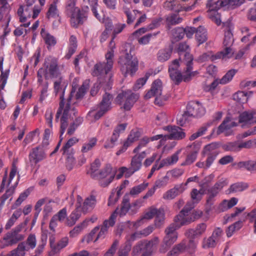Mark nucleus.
Returning a JSON list of instances; mask_svg holds the SVG:
<instances>
[{
    "instance_id": "f704fd0d",
    "label": "nucleus",
    "mask_w": 256,
    "mask_h": 256,
    "mask_svg": "<svg viewBox=\"0 0 256 256\" xmlns=\"http://www.w3.org/2000/svg\"><path fill=\"white\" fill-rule=\"evenodd\" d=\"M208 8V13L217 12L222 6H226L225 0H209L206 4Z\"/></svg>"
},
{
    "instance_id": "412c9836",
    "label": "nucleus",
    "mask_w": 256,
    "mask_h": 256,
    "mask_svg": "<svg viewBox=\"0 0 256 256\" xmlns=\"http://www.w3.org/2000/svg\"><path fill=\"white\" fill-rule=\"evenodd\" d=\"M199 148L196 147L195 144L188 146L186 150L188 153L186 160L181 165L182 166H188L192 164L196 159Z\"/></svg>"
},
{
    "instance_id": "5701e85b",
    "label": "nucleus",
    "mask_w": 256,
    "mask_h": 256,
    "mask_svg": "<svg viewBox=\"0 0 256 256\" xmlns=\"http://www.w3.org/2000/svg\"><path fill=\"white\" fill-rule=\"evenodd\" d=\"M186 188L183 183L176 184L173 188L164 193L162 198L164 200H172L182 194L185 190Z\"/></svg>"
},
{
    "instance_id": "ea45409f",
    "label": "nucleus",
    "mask_w": 256,
    "mask_h": 256,
    "mask_svg": "<svg viewBox=\"0 0 256 256\" xmlns=\"http://www.w3.org/2000/svg\"><path fill=\"white\" fill-rule=\"evenodd\" d=\"M98 139L96 137H92L88 139V141L83 144L81 152L82 153H86L92 150L96 145Z\"/></svg>"
},
{
    "instance_id": "603ef678",
    "label": "nucleus",
    "mask_w": 256,
    "mask_h": 256,
    "mask_svg": "<svg viewBox=\"0 0 256 256\" xmlns=\"http://www.w3.org/2000/svg\"><path fill=\"white\" fill-rule=\"evenodd\" d=\"M141 135L142 132L139 130H133L130 132L126 141L131 145L133 142L137 141Z\"/></svg>"
},
{
    "instance_id": "58836bf2",
    "label": "nucleus",
    "mask_w": 256,
    "mask_h": 256,
    "mask_svg": "<svg viewBox=\"0 0 256 256\" xmlns=\"http://www.w3.org/2000/svg\"><path fill=\"white\" fill-rule=\"evenodd\" d=\"M252 94V92H247L243 91H238L235 93L232 97L234 100L236 102L240 104H244L248 101V96Z\"/></svg>"
},
{
    "instance_id": "4468645a",
    "label": "nucleus",
    "mask_w": 256,
    "mask_h": 256,
    "mask_svg": "<svg viewBox=\"0 0 256 256\" xmlns=\"http://www.w3.org/2000/svg\"><path fill=\"white\" fill-rule=\"evenodd\" d=\"M159 243V238L155 236L149 241H140L134 248L133 252H138L139 251L146 250L148 256L150 255L154 250Z\"/></svg>"
},
{
    "instance_id": "2eb2a0df",
    "label": "nucleus",
    "mask_w": 256,
    "mask_h": 256,
    "mask_svg": "<svg viewBox=\"0 0 256 256\" xmlns=\"http://www.w3.org/2000/svg\"><path fill=\"white\" fill-rule=\"evenodd\" d=\"M162 82L161 80L157 79L152 84L150 89L144 95L145 99H150L153 96H155L154 103L157 104H160L161 102L159 101V96L162 94Z\"/></svg>"
},
{
    "instance_id": "a878e982",
    "label": "nucleus",
    "mask_w": 256,
    "mask_h": 256,
    "mask_svg": "<svg viewBox=\"0 0 256 256\" xmlns=\"http://www.w3.org/2000/svg\"><path fill=\"white\" fill-rule=\"evenodd\" d=\"M32 6L21 5L18 10V15L20 17V21L25 22L28 18H31Z\"/></svg>"
},
{
    "instance_id": "7c9ffc66",
    "label": "nucleus",
    "mask_w": 256,
    "mask_h": 256,
    "mask_svg": "<svg viewBox=\"0 0 256 256\" xmlns=\"http://www.w3.org/2000/svg\"><path fill=\"white\" fill-rule=\"evenodd\" d=\"M186 241L182 240L180 243L175 245L167 254V256H178L180 254L186 250Z\"/></svg>"
},
{
    "instance_id": "f257e3e1",
    "label": "nucleus",
    "mask_w": 256,
    "mask_h": 256,
    "mask_svg": "<svg viewBox=\"0 0 256 256\" xmlns=\"http://www.w3.org/2000/svg\"><path fill=\"white\" fill-rule=\"evenodd\" d=\"M113 36L109 44V50L105 54L106 62H99L96 64L92 72L94 76L98 78L100 84L104 86L105 90L112 88V82L110 80L112 76L109 72L112 70L114 64V50L116 48V44Z\"/></svg>"
},
{
    "instance_id": "f03ea898",
    "label": "nucleus",
    "mask_w": 256,
    "mask_h": 256,
    "mask_svg": "<svg viewBox=\"0 0 256 256\" xmlns=\"http://www.w3.org/2000/svg\"><path fill=\"white\" fill-rule=\"evenodd\" d=\"M73 92H74L72 90L66 102H60L59 107L56 115V121H58L60 116V138L64 133L69 123L74 120V116L76 117L78 114V110L72 105L71 100Z\"/></svg>"
},
{
    "instance_id": "0e129e2a",
    "label": "nucleus",
    "mask_w": 256,
    "mask_h": 256,
    "mask_svg": "<svg viewBox=\"0 0 256 256\" xmlns=\"http://www.w3.org/2000/svg\"><path fill=\"white\" fill-rule=\"evenodd\" d=\"M166 22L168 25H176L181 23L182 18L177 14H172L166 18Z\"/></svg>"
},
{
    "instance_id": "4d7b16f0",
    "label": "nucleus",
    "mask_w": 256,
    "mask_h": 256,
    "mask_svg": "<svg viewBox=\"0 0 256 256\" xmlns=\"http://www.w3.org/2000/svg\"><path fill=\"white\" fill-rule=\"evenodd\" d=\"M236 72L237 70L234 69L229 70L221 79H220V84H225L230 82Z\"/></svg>"
},
{
    "instance_id": "c9c22d12",
    "label": "nucleus",
    "mask_w": 256,
    "mask_h": 256,
    "mask_svg": "<svg viewBox=\"0 0 256 256\" xmlns=\"http://www.w3.org/2000/svg\"><path fill=\"white\" fill-rule=\"evenodd\" d=\"M142 166V162L137 159L136 157L133 156L131 160L130 166L128 168V172L127 173V176H130L135 172L138 171Z\"/></svg>"
},
{
    "instance_id": "f8f14e48",
    "label": "nucleus",
    "mask_w": 256,
    "mask_h": 256,
    "mask_svg": "<svg viewBox=\"0 0 256 256\" xmlns=\"http://www.w3.org/2000/svg\"><path fill=\"white\" fill-rule=\"evenodd\" d=\"M88 6L82 9L76 8L70 14V24L72 26L77 28L80 25H82L87 20Z\"/></svg>"
},
{
    "instance_id": "f3484780",
    "label": "nucleus",
    "mask_w": 256,
    "mask_h": 256,
    "mask_svg": "<svg viewBox=\"0 0 256 256\" xmlns=\"http://www.w3.org/2000/svg\"><path fill=\"white\" fill-rule=\"evenodd\" d=\"M184 60L186 62V68L184 72V81L188 82L190 80L192 77L198 74V72L197 71L192 72L193 58L191 54L186 52L184 54Z\"/></svg>"
},
{
    "instance_id": "3c124183",
    "label": "nucleus",
    "mask_w": 256,
    "mask_h": 256,
    "mask_svg": "<svg viewBox=\"0 0 256 256\" xmlns=\"http://www.w3.org/2000/svg\"><path fill=\"white\" fill-rule=\"evenodd\" d=\"M132 234L126 237V242L122 246L119 252H122L128 256L129 252L130 250L132 248V245L133 242L135 240H132Z\"/></svg>"
},
{
    "instance_id": "bf43d9fd",
    "label": "nucleus",
    "mask_w": 256,
    "mask_h": 256,
    "mask_svg": "<svg viewBox=\"0 0 256 256\" xmlns=\"http://www.w3.org/2000/svg\"><path fill=\"white\" fill-rule=\"evenodd\" d=\"M218 145L216 143H211L205 146L203 152L204 154H216L218 155Z\"/></svg>"
},
{
    "instance_id": "e433bc0d",
    "label": "nucleus",
    "mask_w": 256,
    "mask_h": 256,
    "mask_svg": "<svg viewBox=\"0 0 256 256\" xmlns=\"http://www.w3.org/2000/svg\"><path fill=\"white\" fill-rule=\"evenodd\" d=\"M80 211V210L76 208L73 210L70 216L66 218V224L68 226H72L74 225L81 216Z\"/></svg>"
},
{
    "instance_id": "09e8293b",
    "label": "nucleus",
    "mask_w": 256,
    "mask_h": 256,
    "mask_svg": "<svg viewBox=\"0 0 256 256\" xmlns=\"http://www.w3.org/2000/svg\"><path fill=\"white\" fill-rule=\"evenodd\" d=\"M207 192L208 196L206 199V203L212 206L213 204L214 197L218 194L220 191L216 189L214 186H212L208 188Z\"/></svg>"
},
{
    "instance_id": "37998d69",
    "label": "nucleus",
    "mask_w": 256,
    "mask_h": 256,
    "mask_svg": "<svg viewBox=\"0 0 256 256\" xmlns=\"http://www.w3.org/2000/svg\"><path fill=\"white\" fill-rule=\"evenodd\" d=\"M154 230V226H150L142 230L136 232L132 234V240H136L138 238H141L142 236H146L150 234Z\"/></svg>"
},
{
    "instance_id": "20e7f679",
    "label": "nucleus",
    "mask_w": 256,
    "mask_h": 256,
    "mask_svg": "<svg viewBox=\"0 0 256 256\" xmlns=\"http://www.w3.org/2000/svg\"><path fill=\"white\" fill-rule=\"evenodd\" d=\"M234 42L233 34L230 30L224 32V38L223 42L224 49L214 55L211 56V60L214 61L218 59L227 60L232 58L234 52L231 48Z\"/></svg>"
},
{
    "instance_id": "72a5a7b5",
    "label": "nucleus",
    "mask_w": 256,
    "mask_h": 256,
    "mask_svg": "<svg viewBox=\"0 0 256 256\" xmlns=\"http://www.w3.org/2000/svg\"><path fill=\"white\" fill-rule=\"evenodd\" d=\"M168 180V178L167 176H165L163 178L162 180H158L156 181L154 187L150 189L146 194L143 196V199L145 200L151 197L154 194L156 188L166 186Z\"/></svg>"
},
{
    "instance_id": "ddd939ff",
    "label": "nucleus",
    "mask_w": 256,
    "mask_h": 256,
    "mask_svg": "<svg viewBox=\"0 0 256 256\" xmlns=\"http://www.w3.org/2000/svg\"><path fill=\"white\" fill-rule=\"evenodd\" d=\"M112 100L113 96L112 94L106 92L103 94L102 100L98 106L99 110L93 115L95 120H99L107 112L110 110Z\"/></svg>"
},
{
    "instance_id": "8fccbe9b",
    "label": "nucleus",
    "mask_w": 256,
    "mask_h": 256,
    "mask_svg": "<svg viewBox=\"0 0 256 256\" xmlns=\"http://www.w3.org/2000/svg\"><path fill=\"white\" fill-rule=\"evenodd\" d=\"M130 8L124 5L122 7V11L127 17L126 22L128 24H130L133 22L136 18V12H138V10H133L134 14H132L130 12Z\"/></svg>"
},
{
    "instance_id": "bb28decb",
    "label": "nucleus",
    "mask_w": 256,
    "mask_h": 256,
    "mask_svg": "<svg viewBox=\"0 0 256 256\" xmlns=\"http://www.w3.org/2000/svg\"><path fill=\"white\" fill-rule=\"evenodd\" d=\"M40 34L48 50L51 49L52 47L56 44V38L46 30L44 28L41 29Z\"/></svg>"
},
{
    "instance_id": "79ce46f5",
    "label": "nucleus",
    "mask_w": 256,
    "mask_h": 256,
    "mask_svg": "<svg viewBox=\"0 0 256 256\" xmlns=\"http://www.w3.org/2000/svg\"><path fill=\"white\" fill-rule=\"evenodd\" d=\"M46 16L48 19L57 18L59 17V12L57 8L56 2H53L50 5Z\"/></svg>"
},
{
    "instance_id": "6ab92c4d",
    "label": "nucleus",
    "mask_w": 256,
    "mask_h": 256,
    "mask_svg": "<svg viewBox=\"0 0 256 256\" xmlns=\"http://www.w3.org/2000/svg\"><path fill=\"white\" fill-rule=\"evenodd\" d=\"M179 228V226L175 223L170 224L165 230L166 236L163 238V242H166L167 245L172 246L178 238V233L176 230Z\"/></svg>"
},
{
    "instance_id": "338daca9",
    "label": "nucleus",
    "mask_w": 256,
    "mask_h": 256,
    "mask_svg": "<svg viewBox=\"0 0 256 256\" xmlns=\"http://www.w3.org/2000/svg\"><path fill=\"white\" fill-rule=\"evenodd\" d=\"M88 222L86 220H84L82 222L76 226L72 230L70 234V236L74 237L78 235L82 230H83L84 228L86 226Z\"/></svg>"
},
{
    "instance_id": "4be33fe9",
    "label": "nucleus",
    "mask_w": 256,
    "mask_h": 256,
    "mask_svg": "<svg viewBox=\"0 0 256 256\" xmlns=\"http://www.w3.org/2000/svg\"><path fill=\"white\" fill-rule=\"evenodd\" d=\"M256 114L254 110L244 111L240 114L238 124H240L242 128H244L252 124L254 116Z\"/></svg>"
},
{
    "instance_id": "e2e57ef3",
    "label": "nucleus",
    "mask_w": 256,
    "mask_h": 256,
    "mask_svg": "<svg viewBox=\"0 0 256 256\" xmlns=\"http://www.w3.org/2000/svg\"><path fill=\"white\" fill-rule=\"evenodd\" d=\"M160 33V32H156L148 34L138 39V42L140 44L146 45L149 43L150 39L152 38L156 37L157 34Z\"/></svg>"
},
{
    "instance_id": "5fc2aeb1",
    "label": "nucleus",
    "mask_w": 256,
    "mask_h": 256,
    "mask_svg": "<svg viewBox=\"0 0 256 256\" xmlns=\"http://www.w3.org/2000/svg\"><path fill=\"white\" fill-rule=\"evenodd\" d=\"M210 126V124L208 123L204 124L202 125L201 127H200L198 131L193 134L190 137V140H194L197 138H198L203 136L204 134H205L206 131L208 130V128Z\"/></svg>"
},
{
    "instance_id": "a19ab883",
    "label": "nucleus",
    "mask_w": 256,
    "mask_h": 256,
    "mask_svg": "<svg viewBox=\"0 0 256 256\" xmlns=\"http://www.w3.org/2000/svg\"><path fill=\"white\" fill-rule=\"evenodd\" d=\"M196 38L199 44H203L207 40V32L204 27L200 26L196 28Z\"/></svg>"
},
{
    "instance_id": "b1692460",
    "label": "nucleus",
    "mask_w": 256,
    "mask_h": 256,
    "mask_svg": "<svg viewBox=\"0 0 256 256\" xmlns=\"http://www.w3.org/2000/svg\"><path fill=\"white\" fill-rule=\"evenodd\" d=\"M206 228V224L202 222L198 224L195 228L188 230L186 234L187 236L192 238H198L205 232Z\"/></svg>"
},
{
    "instance_id": "1a4fd4ad",
    "label": "nucleus",
    "mask_w": 256,
    "mask_h": 256,
    "mask_svg": "<svg viewBox=\"0 0 256 256\" xmlns=\"http://www.w3.org/2000/svg\"><path fill=\"white\" fill-rule=\"evenodd\" d=\"M44 70L45 72V78H56L60 76L57 58L48 56L45 58L44 64Z\"/></svg>"
},
{
    "instance_id": "7ed1b4c3",
    "label": "nucleus",
    "mask_w": 256,
    "mask_h": 256,
    "mask_svg": "<svg viewBox=\"0 0 256 256\" xmlns=\"http://www.w3.org/2000/svg\"><path fill=\"white\" fill-rule=\"evenodd\" d=\"M194 206L193 202H188L180 214L175 217L174 223L180 228L182 226L188 224L200 218L202 212L192 210Z\"/></svg>"
},
{
    "instance_id": "052dcab7",
    "label": "nucleus",
    "mask_w": 256,
    "mask_h": 256,
    "mask_svg": "<svg viewBox=\"0 0 256 256\" xmlns=\"http://www.w3.org/2000/svg\"><path fill=\"white\" fill-rule=\"evenodd\" d=\"M148 183L144 182L143 183L132 188L130 192V194L134 196L140 194L148 186Z\"/></svg>"
},
{
    "instance_id": "13d9d810",
    "label": "nucleus",
    "mask_w": 256,
    "mask_h": 256,
    "mask_svg": "<svg viewBox=\"0 0 256 256\" xmlns=\"http://www.w3.org/2000/svg\"><path fill=\"white\" fill-rule=\"evenodd\" d=\"M181 152V150H177L170 156H168L166 159L162 160L166 166L172 165L176 164L178 160V155Z\"/></svg>"
},
{
    "instance_id": "2f4dec72",
    "label": "nucleus",
    "mask_w": 256,
    "mask_h": 256,
    "mask_svg": "<svg viewBox=\"0 0 256 256\" xmlns=\"http://www.w3.org/2000/svg\"><path fill=\"white\" fill-rule=\"evenodd\" d=\"M238 125V123L232 122L230 118L228 116L226 117L222 122L219 126L218 129V134L224 132L226 130L230 129L231 128L236 126Z\"/></svg>"
},
{
    "instance_id": "39448f33",
    "label": "nucleus",
    "mask_w": 256,
    "mask_h": 256,
    "mask_svg": "<svg viewBox=\"0 0 256 256\" xmlns=\"http://www.w3.org/2000/svg\"><path fill=\"white\" fill-rule=\"evenodd\" d=\"M205 113V108L198 101L190 102L186 106V111L178 119V123L181 126H183L186 122L188 116H202Z\"/></svg>"
},
{
    "instance_id": "c756f323",
    "label": "nucleus",
    "mask_w": 256,
    "mask_h": 256,
    "mask_svg": "<svg viewBox=\"0 0 256 256\" xmlns=\"http://www.w3.org/2000/svg\"><path fill=\"white\" fill-rule=\"evenodd\" d=\"M130 206L128 195H124L122 198L120 209L118 208L116 209H118L117 215L119 214L120 216H125L129 210Z\"/></svg>"
},
{
    "instance_id": "a18cd8bd",
    "label": "nucleus",
    "mask_w": 256,
    "mask_h": 256,
    "mask_svg": "<svg viewBox=\"0 0 256 256\" xmlns=\"http://www.w3.org/2000/svg\"><path fill=\"white\" fill-rule=\"evenodd\" d=\"M78 140L75 137L69 139L62 148L61 150L62 151V154L64 155L66 154L74 153L73 149L71 148L75 144L78 142Z\"/></svg>"
},
{
    "instance_id": "cd10ccee",
    "label": "nucleus",
    "mask_w": 256,
    "mask_h": 256,
    "mask_svg": "<svg viewBox=\"0 0 256 256\" xmlns=\"http://www.w3.org/2000/svg\"><path fill=\"white\" fill-rule=\"evenodd\" d=\"M161 134H157L152 137L144 136L141 138L138 142V146L133 150L134 153H138L142 148L146 146L147 144L150 142L160 140L162 138Z\"/></svg>"
},
{
    "instance_id": "4c0bfd02",
    "label": "nucleus",
    "mask_w": 256,
    "mask_h": 256,
    "mask_svg": "<svg viewBox=\"0 0 256 256\" xmlns=\"http://www.w3.org/2000/svg\"><path fill=\"white\" fill-rule=\"evenodd\" d=\"M28 250V248L26 246L25 242L19 244L16 248L12 250L7 256H24L25 252Z\"/></svg>"
},
{
    "instance_id": "9d476101",
    "label": "nucleus",
    "mask_w": 256,
    "mask_h": 256,
    "mask_svg": "<svg viewBox=\"0 0 256 256\" xmlns=\"http://www.w3.org/2000/svg\"><path fill=\"white\" fill-rule=\"evenodd\" d=\"M164 130L169 132L168 134H161L160 140L161 144H164V142L168 140H180L185 138L186 134L183 129L176 126H168L164 128Z\"/></svg>"
},
{
    "instance_id": "0eeeda50",
    "label": "nucleus",
    "mask_w": 256,
    "mask_h": 256,
    "mask_svg": "<svg viewBox=\"0 0 256 256\" xmlns=\"http://www.w3.org/2000/svg\"><path fill=\"white\" fill-rule=\"evenodd\" d=\"M23 228L24 224L22 223L8 232L3 238L0 240V242L2 244L1 246L6 248L12 246L23 240L24 238V236L20 233Z\"/></svg>"
},
{
    "instance_id": "aec40b11",
    "label": "nucleus",
    "mask_w": 256,
    "mask_h": 256,
    "mask_svg": "<svg viewBox=\"0 0 256 256\" xmlns=\"http://www.w3.org/2000/svg\"><path fill=\"white\" fill-rule=\"evenodd\" d=\"M118 210V209L116 210L112 214L109 219L106 220L104 222L99 232L96 239L94 240V242L99 238H104L107 232L108 228L112 226L114 224L116 220L117 217Z\"/></svg>"
},
{
    "instance_id": "6e6d98bb",
    "label": "nucleus",
    "mask_w": 256,
    "mask_h": 256,
    "mask_svg": "<svg viewBox=\"0 0 256 256\" xmlns=\"http://www.w3.org/2000/svg\"><path fill=\"white\" fill-rule=\"evenodd\" d=\"M170 79L176 84H179L183 80L184 75L182 76L180 70L168 72Z\"/></svg>"
},
{
    "instance_id": "680f3d73",
    "label": "nucleus",
    "mask_w": 256,
    "mask_h": 256,
    "mask_svg": "<svg viewBox=\"0 0 256 256\" xmlns=\"http://www.w3.org/2000/svg\"><path fill=\"white\" fill-rule=\"evenodd\" d=\"M223 235L224 232L220 228H217L214 230L211 236L214 240H216V242L218 244L224 241Z\"/></svg>"
},
{
    "instance_id": "69168bd1",
    "label": "nucleus",
    "mask_w": 256,
    "mask_h": 256,
    "mask_svg": "<svg viewBox=\"0 0 256 256\" xmlns=\"http://www.w3.org/2000/svg\"><path fill=\"white\" fill-rule=\"evenodd\" d=\"M178 0H166L164 4V8L168 10L177 11L178 10Z\"/></svg>"
},
{
    "instance_id": "774afa93",
    "label": "nucleus",
    "mask_w": 256,
    "mask_h": 256,
    "mask_svg": "<svg viewBox=\"0 0 256 256\" xmlns=\"http://www.w3.org/2000/svg\"><path fill=\"white\" fill-rule=\"evenodd\" d=\"M218 244L216 240H214L212 236L208 238H204L203 240L202 246L204 248H214Z\"/></svg>"
},
{
    "instance_id": "a211bd4d",
    "label": "nucleus",
    "mask_w": 256,
    "mask_h": 256,
    "mask_svg": "<svg viewBox=\"0 0 256 256\" xmlns=\"http://www.w3.org/2000/svg\"><path fill=\"white\" fill-rule=\"evenodd\" d=\"M46 158V154L41 146L32 148L29 153L28 158L32 166L36 165Z\"/></svg>"
},
{
    "instance_id": "c85d7f7f",
    "label": "nucleus",
    "mask_w": 256,
    "mask_h": 256,
    "mask_svg": "<svg viewBox=\"0 0 256 256\" xmlns=\"http://www.w3.org/2000/svg\"><path fill=\"white\" fill-rule=\"evenodd\" d=\"M158 210V209L153 206L150 207L149 209V210L146 212L140 219L138 220L136 222H133L134 227L135 228H138L143 224L144 220H150L153 218L154 217H155Z\"/></svg>"
},
{
    "instance_id": "c03bdc74",
    "label": "nucleus",
    "mask_w": 256,
    "mask_h": 256,
    "mask_svg": "<svg viewBox=\"0 0 256 256\" xmlns=\"http://www.w3.org/2000/svg\"><path fill=\"white\" fill-rule=\"evenodd\" d=\"M248 184L244 182H238L230 185L228 188L230 193L241 192L248 188Z\"/></svg>"
},
{
    "instance_id": "473e14b6",
    "label": "nucleus",
    "mask_w": 256,
    "mask_h": 256,
    "mask_svg": "<svg viewBox=\"0 0 256 256\" xmlns=\"http://www.w3.org/2000/svg\"><path fill=\"white\" fill-rule=\"evenodd\" d=\"M84 121L83 118L76 116L74 120L70 122L68 126L66 134L69 136L72 135L78 128L82 124Z\"/></svg>"
},
{
    "instance_id": "393cba45",
    "label": "nucleus",
    "mask_w": 256,
    "mask_h": 256,
    "mask_svg": "<svg viewBox=\"0 0 256 256\" xmlns=\"http://www.w3.org/2000/svg\"><path fill=\"white\" fill-rule=\"evenodd\" d=\"M96 204V196L90 195L88 196L83 202L81 211L84 214L90 212L94 208Z\"/></svg>"
},
{
    "instance_id": "9b49d317",
    "label": "nucleus",
    "mask_w": 256,
    "mask_h": 256,
    "mask_svg": "<svg viewBox=\"0 0 256 256\" xmlns=\"http://www.w3.org/2000/svg\"><path fill=\"white\" fill-rule=\"evenodd\" d=\"M90 176L93 178L98 180L99 184L102 186L106 187L113 180L114 174L112 172V168L110 166H106L98 173L90 174Z\"/></svg>"
},
{
    "instance_id": "864d4df0",
    "label": "nucleus",
    "mask_w": 256,
    "mask_h": 256,
    "mask_svg": "<svg viewBox=\"0 0 256 256\" xmlns=\"http://www.w3.org/2000/svg\"><path fill=\"white\" fill-rule=\"evenodd\" d=\"M164 210L162 208L158 209L155 216L154 224L156 227L160 228L164 224Z\"/></svg>"
},
{
    "instance_id": "423d86ee",
    "label": "nucleus",
    "mask_w": 256,
    "mask_h": 256,
    "mask_svg": "<svg viewBox=\"0 0 256 256\" xmlns=\"http://www.w3.org/2000/svg\"><path fill=\"white\" fill-rule=\"evenodd\" d=\"M118 62L124 76H126L128 74L133 76L138 70V60L130 54L126 53L124 57L120 58Z\"/></svg>"
},
{
    "instance_id": "49530a36",
    "label": "nucleus",
    "mask_w": 256,
    "mask_h": 256,
    "mask_svg": "<svg viewBox=\"0 0 256 256\" xmlns=\"http://www.w3.org/2000/svg\"><path fill=\"white\" fill-rule=\"evenodd\" d=\"M238 202V198H232L230 200H224L220 205V209L224 212L228 209L230 208L237 204Z\"/></svg>"
},
{
    "instance_id": "de8ad7c7",
    "label": "nucleus",
    "mask_w": 256,
    "mask_h": 256,
    "mask_svg": "<svg viewBox=\"0 0 256 256\" xmlns=\"http://www.w3.org/2000/svg\"><path fill=\"white\" fill-rule=\"evenodd\" d=\"M171 54V50L168 48L161 49L157 54L158 60L161 62H165L170 58Z\"/></svg>"
},
{
    "instance_id": "dca6fc26",
    "label": "nucleus",
    "mask_w": 256,
    "mask_h": 256,
    "mask_svg": "<svg viewBox=\"0 0 256 256\" xmlns=\"http://www.w3.org/2000/svg\"><path fill=\"white\" fill-rule=\"evenodd\" d=\"M56 78L54 82V92L56 95L60 94V102H66L64 94L68 82L61 75Z\"/></svg>"
},
{
    "instance_id": "6e6552de",
    "label": "nucleus",
    "mask_w": 256,
    "mask_h": 256,
    "mask_svg": "<svg viewBox=\"0 0 256 256\" xmlns=\"http://www.w3.org/2000/svg\"><path fill=\"white\" fill-rule=\"evenodd\" d=\"M138 98V94L132 92L130 90H126L118 94L116 101L119 105L123 104L122 108L125 110H129Z\"/></svg>"
}]
</instances>
